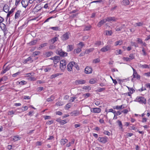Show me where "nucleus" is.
I'll return each mask as SVG.
<instances>
[{
    "mask_svg": "<svg viewBox=\"0 0 150 150\" xmlns=\"http://www.w3.org/2000/svg\"><path fill=\"white\" fill-rule=\"evenodd\" d=\"M47 44V43H44L42 44H41L40 47H39V48H41L44 47H45V46H46Z\"/></svg>",
    "mask_w": 150,
    "mask_h": 150,
    "instance_id": "obj_39",
    "label": "nucleus"
},
{
    "mask_svg": "<svg viewBox=\"0 0 150 150\" xmlns=\"http://www.w3.org/2000/svg\"><path fill=\"white\" fill-rule=\"evenodd\" d=\"M123 59L124 60H125L127 62H129L131 61L129 58V57H124L123 58Z\"/></svg>",
    "mask_w": 150,
    "mask_h": 150,
    "instance_id": "obj_50",
    "label": "nucleus"
},
{
    "mask_svg": "<svg viewBox=\"0 0 150 150\" xmlns=\"http://www.w3.org/2000/svg\"><path fill=\"white\" fill-rule=\"evenodd\" d=\"M54 99V97L52 96L50 98H47V101L50 102L52 101Z\"/></svg>",
    "mask_w": 150,
    "mask_h": 150,
    "instance_id": "obj_37",
    "label": "nucleus"
},
{
    "mask_svg": "<svg viewBox=\"0 0 150 150\" xmlns=\"http://www.w3.org/2000/svg\"><path fill=\"white\" fill-rule=\"evenodd\" d=\"M137 42L138 43L142 44L143 43V41L140 38H137Z\"/></svg>",
    "mask_w": 150,
    "mask_h": 150,
    "instance_id": "obj_49",
    "label": "nucleus"
},
{
    "mask_svg": "<svg viewBox=\"0 0 150 150\" xmlns=\"http://www.w3.org/2000/svg\"><path fill=\"white\" fill-rule=\"evenodd\" d=\"M92 71V69L90 67H87L85 69V72L86 74H89L91 73Z\"/></svg>",
    "mask_w": 150,
    "mask_h": 150,
    "instance_id": "obj_11",
    "label": "nucleus"
},
{
    "mask_svg": "<svg viewBox=\"0 0 150 150\" xmlns=\"http://www.w3.org/2000/svg\"><path fill=\"white\" fill-rule=\"evenodd\" d=\"M15 8H13L10 11H8L7 15V18L9 17L11 15L15 10Z\"/></svg>",
    "mask_w": 150,
    "mask_h": 150,
    "instance_id": "obj_19",
    "label": "nucleus"
},
{
    "mask_svg": "<svg viewBox=\"0 0 150 150\" xmlns=\"http://www.w3.org/2000/svg\"><path fill=\"white\" fill-rule=\"evenodd\" d=\"M100 61V60L99 58H97V59H94L93 61V63H97L99 62Z\"/></svg>",
    "mask_w": 150,
    "mask_h": 150,
    "instance_id": "obj_34",
    "label": "nucleus"
},
{
    "mask_svg": "<svg viewBox=\"0 0 150 150\" xmlns=\"http://www.w3.org/2000/svg\"><path fill=\"white\" fill-rule=\"evenodd\" d=\"M54 59L57 60L58 62H59L60 60V57L59 56H56L54 57Z\"/></svg>",
    "mask_w": 150,
    "mask_h": 150,
    "instance_id": "obj_46",
    "label": "nucleus"
},
{
    "mask_svg": "<svg viewBox=\"0 0 150 150\" xmlns=\"http://www.w3.org/2000/svg\"><path fill=\"white\" fill-rule=\"evenodd\" d=\"M106 21L111 22V21L115 22L117 20V18L114 17H109L105 18Z\"/></svg>",
    "mask_w": 150,
    "mask_h": 150,
    "instance_id": "obj_6",
    "label": "nucleus"
},
{
    "mask_svg": "<svg viewBox=\"0 0 150 150\" xmlns=\"http://www.w3.org/2000/svg\"><path fill=\"white\" fill-rule=\"evenodd\" d=\"M110 49V46L109 45H107L102 48L100 50V51L103 52H105L109 50Z\"/></svg>",
    "mask_w": 150,
    "mask_h": 150,
    "instance_id": "obj_9",
    "label": "nucleus"
},
{
    "mask_svg": "<svg viewBox=\"0 0 150 150\" xmlns=\"http://www.w3.org/2000/svg\"><path fill=\"white\" fill-rule=\"evenodd\" d=\"M62 75V73H57L54 74H52L50 78L51 79L54 78L56 77L59 76L60 75Z\"/></svg>",
    "mask_w": 150,
    "mask_h": 150,
    "instance_id": "obj_23",
    "label": "nucleus"
},
{
    "mask_svg": "<svg viewBox=\"0 0 150 150\" xmlns=\"http://www.w3.org/2000/svg\"><path fill=\"white\" fill-rule=\"evenodd\" d=\"M110 78L112 79V81H113V82L114 83L115 85H116V84H117V81H116V80L115 79H113V78L111 76H110Z\"/></svg>",
    "mask_w": 150,
    "mask_h": 150,
    "instance_id": "obj_54",
    "label": "nucleus"
},
{
    "mask_svg": "<svg viewBox=\"0 0 150 150\" xmlns=\"http://www.w3.org/2000/svg\"><path fill=\"white\" fill-rule=\"evenodd\" d=\"M74 49V46L73 45H69L67 47V51H70Z\"/></svg>",
    "mask_w": 150,
    "mask_h": 150,
    "instance_id": "obj_24",
    "label": "nucleus"
},
{
    "mask_svg": "<svg viewBox=\"0 0 150 150\" xmlns=\"http://www.w3.org/2000/svg\"><path fill=\"white\" fill-rule=\"evenodd\" d=\"M127 87L128 88V90L129 91H132V92H133V93L134 92H135V90H134L133 88H130L127 86Z\"/></svg>",
    "mask_w": 150,
    "mask_h": 150,
    "instance_id": "obj_57",
    "label": "nucleus"
},
{
    "mask_svg": "<svg viewBox=\"0 0 150 150\" xmlns=\"http://www.w3.org/2000/svg\"><path fill=\"white\" fill-rule=\"evenodd\" d=\"M20 73V72H17L15 74H13L12 76L13 77H15L17 75H18Z\"/></svg>",
    "mask_w": 150,
    "mask_h": 150,
    "instance_id": "obj_56",
    "label": "nucleus"
},
{
    "mask_svg": "<svg viewBox=\"0 0 150 150\" xmlns=\"http://www.w3.org/2000/svg\"><path fill=\"white\" fill-rule=\"evenodd\" d=\"M70 104V103H68L66 105V109H68L71 107V105H69Z\"/></svg>",
    "mask_w": 150,
    "mask_h": 150,
    "instance_id": "obj_63",
    "label": "nucleus"
},
{
    "mask_svg": "<svg viewBox=\"0 0 150 150\" xmlns=\"http://www.w3.org/2000/svg\"><path fill=\"white\" fill-rule=\"evenodd\" d=\"M122 105L121 106L117 105L113 107L114 109H116L117 110H121L122 109Z\"/></svg>",
    "mask_w": 150,
    "mask_h": 150,
    "instance_id": "obj_29",
    "label": "nucleus"
},
{
    "mask_svg": "<svg viewBox=\"0 0 150 150\" xmlns=\"http://www.w3.org/2000/svg\"><path fill=\"white\" fill-rule=\"evenodd\" d=\"M123 4L124 5H128L129 2L128 0H123L122 1Z\"/></svg>",
    "mask_w": 150,
    "mask_h": 150,
    "instance_id": "obj_30",
    "label": "nucleus"
},
{
    "mask_svg": "<svg viewBox=\"0 0 150 150\" xmlns=\"http://www.w3.org/2000/svg\"><path fill=\"white\" fill-rule=\"evenodd\" d=\"M106 22L105 18L102 20L100 21L97 24V26L99 27H100L103 24L105 23Z\"/></svg>",
    "mask_w": 150,
    "mask_h": 150,
    "instance_id": "obj_16",
    "label": "nucleus"
},
{
    "mask_svg": "<svg viewBox=\"0 0 150 150\" xmlns=\"http://www.w3.org/2000/svg\"><path fill=\"white\" fill-rule=\"evenodd\" d=\"M78 45L79 46V47L80 48H81V49L82 47L84 46V44L82 42H80L78 44Z\"/></svg>",
    "mask_w": 150,
    "mask_h": 150,
    "instance_id": "obj_44",
    "label": "nucleus"
},
{
    "mask_svg": "<svg viewBox=\"0 0 150 150\" xmlns=\"http://www.w3.org/2000/svg\"><path fill=\"white\" fill-rule=\"evenodd\" d=\"M93 48H90L89 49L86 50H85V53L86 54H88L90 52H92L94 50Z\"/></svg>",
    "mask_w": 150,
    "mask_h": 150,
    "instance_id": "obj_28",
    "label": "nucleus"
},
{
    "mask_svg": "<svg viewBox=\"0 0 150 150\" xmlns=\"http://www.w3.org/2000/svg\"><path fill=\"white\" fill-rule=\"evenodd\" d=\"M134 54H131L129 55V58L130 60H131L132 59H134Z\"/></svg>",
    "mask_w": 150,
    "mask_h": 150,
    "instance_id": "obj_43",
    "label": "nucleus"
},
{
    "mask_svg": "<svg viewBox=\"0 0 150 150\" xmlns=\"http://www.w3.org/2000/svg\"><path fill=\"white\" fill-rule=\"evenodd\" d=\"M96 82V81L93 79H90L89 81V83L91 84L94 83Z\"/></svg>",
    "mask_w": 150,
    "mask_h": 150,
    "instance_id": "obj_48",
    "label": "nucleus"
},
{
    "mask_svg": "<svg viewBox=\"0 0 150 150\" xmlns=\"http://www.w3.org/2000/svg\"><path fill=\"white\" fill-rule=\"evenodd\" d=\"M10 69V67L7 66L6 67L5 69H4L1 71V73L2 74H4L5 73L6 71Z\"/></svg>",
    "mask_w": 150,
    "mask_h": 150,
    "instance_id": "obj_26",
    "label": "nucleus"
},
{
    "mask_svg": "<svg viewBox=\"0 0 150 150\" xmlns=\"http://www.w3.org/2000/svg\"><path fill=\"white\" fill-rule=\"evenodd\" d=\"M76 67V69L77 70H79V66L77 65V63L75 62V64H74V66Z\"/></svg>",
    "mask_w": 150,
    "mask_h": 150,
    "instance_id": "obj_51",
    "label": "nucleus"
},
{
    "mask_svg": "<svg viewBox=\"0 0 150 150\" xmlns=\"http://www.w3.org/2000/svg\"><path fill=\"white\" fill-rule=\"evenodd\" d=\"M132 69L133 71V78L139 79H140V76L137 74L136 70L132 68Z\"/></svg>",
    "mask_w": 150,
    "mask_h": 150,
    "instance_id": "obj_8",
    "label": "nucleus"
},
{
    "mask_svg": "<svg viewBox=\"0 0 150 150\" xmlns=\"http://www.w3.org/2000/svg\"><path fill=\"white\" fill-rule=\"evenodd\" d=\"M129 112V110L127 109H125L122 111V112L124 114H127Z\"/></svg>",
    "mask_w": 150,
    "mask_h": 150,
    "instance_id": "obj_60",
    "label": "nucleus"
},
{
    "mask_svg": "<svg viewBox=\"0 0 150 150\" xmlns=\"http://www.w3.org/2000/svg\"><path fill=\"white\" fill-rule=\"evenodd\" d=\"M21 4L23 7L26 8L28 4V1L27 0H22L21 1Z\"/></svg>",
    "mask_w": 150,
    "mask_h": 150,
    "instance_id": "obj_14",
    "label": "nucleus"
},
{
    "mask_svg": "<svg viewBox=\"0 0 150 150\" xmlns=\"http://www.w3.org/2000/svg\"><path fill=\"white\" fill-rule=\"evenodd\" d=\"M136 100L137 101L139 102L140 103L145 104L146 103V100L143 97H137L136 98Z\"/></svg>",
    "mask_w": 150,
    "mask_h": 150,
    "instance_id": "obj_1",
    "label": "nucleus"
},
{
    "mask_svg": "<svg viewBox=\"0 0 150 150\" xmlns=\"http://www.w3.org/2000/svg\"><path fill=\"white\" fill-rule=\"evenodd\" d=\"M144 75L148 77L150 76V71L148 72L145 73Z\"/></svg>",
    "mask_w": 150,
    "mask_h": 150,
    "instance_id": "obj_64",
    "label": "nucleus"
},
{
    "mask_svg": "<svg viewBox=\"0 0 150 150\" xmlns=\"http://www.w3.org/2000/svg\"><path fill=\"white\" fill-rule=\"evenodd\" d=\"M117 122L118 123L119 127H120L121 129H122V125L121 122L119 120H118L117 121Z\"/></svg>",
    "mask_w": 150,
    "mask_h": 150,
    "instance_id": "obj_38",
    "label": "nucleus"
},
{
    "mask_svg": "<svg viewBox=\"0 0 150 150\" xmlns=\"http://www.w3.org/2000/svg\"><path fill=\"white\" fill-rule=\"evenodd\" d=\"M122 52L121 50H116V54L117 55H118L119 54H120L122 53Z\"/></svg>",
    "mask_w": 150,
    "mask_h": 150,
    "instance_id": "obj_52",
    "label": "nucleus"
},
{
    "mask_svg": "<svg viewBox=\"0 0 150 150\" xmlns=\"http://www.w3.org/2000/svg\"><path fill=\"white\" fill-rule=\"evenodd\" d=\"M69 37V34L68 33H66L62 36L61 38L62 40L64 41L68 39Z\"/></svg>",
    "mask_w": 150,
    "mask_h": 150,
    "instance_id": "obj_7",
    "label": "nucleus"
},
{
    "mask_svg": "<svg viewBox=\"0 0 150 150\" xmlns=\"http://www.w3.org/2000/svg\"><path fill=\"white\" fill-rule=\"evenodd\" d=\"M75 64V62H71L69 63L67 66V69L68 71H71L72 70V67Z\"/></svg>",
    "mask_w": 150,
    "mask_h": 150,
    "instance_id": "obj_5",
    "label": "nucleus"
},
{
    "mask_svg": "<svg viewBox=\"0 0 150 150\" xmlns=\"http://www.w3.org/2000/svg\"><path fill=\"white\" fill-rule=\"evenodd\" d=\"M60 68L62 70H64L66 67V63L64 60H62L60 62Z\"/></svg>",
    "mask_w": 150,
    "mask_h": 150,
    "instance_id": "obj_3",
    "label": "nucleus"
},
{
    "mask_svg": "<svg viewBox=\"0 0 150 150\" xmlns=\"http://www.w3.org/2000/svg\"><path fill=\"white\" fill-rule=\"evenodd\" d=\"M50 44V45L49 47V49L51 50L54 49L55 48V46L53 45H51L52 44Z\"/></svg>",
    "mask_w": 150,
    "mask_h": 150,
    "instance_id": "obj_55",
    "label": "nucleus"
},
{
    "mask_svg": "<svg viewBox=\"0 0 150 150\" xmlns=\"http://www.w3.org/2000/svg\"><path fill=\"white\" fill-rule=\"evenodd\" d=\"M77 112L76 111H74L71 113L72 116H76L77 115Z\"/></svg>",
    "mask_w": 150,
    "mask_h": 150,
    "instance_id": "obj_42",
    "label": "nucleus"
},
{
    "mask_svg": "<svg viewBox=\"0 0 150 150\" xmlns=\"http://www.w3.org/2000/svg\"><path fill=\"white\" fill-rule=\"evenodd\" d=\"M105 33L106 35H111L112 33V32L111 30H107L105 31Z\"/></svg>",
    "mask_w": 150,
    "mask_h": 150,
    "instance_id": "obj_25",
    "label": "nucleus"
},
{
    "mask_svg": "<svg viewBox=\"0 0 150 150\" xmlns=\"http://www.w3.org/2000/svg\"><path fill=\"white\" fill-rule=\"evenodd\" d=\"M50 28L51 29L56 31L59 30V28L57 26L50 27Z\"/></svg>",
    "mask_w": 150,
    "mask_h": 150,
    "instance_id": "obj_31",
    "label": "nucleus"
},
{
    "mask_svg": "<svg viewBox=\"0 0 150 150\" xmlns=\"http://www.w3.org/2000/svg\"><path fill=\"white\" fill-rule=\"evenodd\" d=\"M58 38L57 37H56L54 38H53L51 40V41H50V44H52V45L55 42H56L58 40Z\"/></svg>",
    "mask_w": 150,
    "mask_h": 150,
    "instance_id": "obj_20",
    "label": "nucleus"
},
{
    "mask_svg": "<svg viewBox=\"0 0 150 150\" xmlns=\"http://www.w3.org/2000/svg\"><path fill=\"white\" fill-rule=\"evenodd\" d=\"M123 28L121 26L119 28H116V30L117 31H119L121 30Z\"/></svg>",
    "mask_w": 150,
    "mask_h": 150,
    "instance_id": "obj_62",
    "label": "nucleus"
},
{
    "mask_svg": "<svg viewBox=\"0 0 150 150\" xmlns=\"http://www.w3.org/2000/svg\"><path fill=\"white\" fill-rule=\"evenodd\" d=\"M98 140L100 142L105 144L108 142V139L106 137H99Z\"/></svg>",
    "mask_w": 150,
    "mask_h": 150,
    "instance_id": "obj_2",
    "label": "nucleus"
},
{
    "mask_svg": "<svg viewBox=\"0 0 150 150\" xmlns=\"http://www.w3.org/2000/svg\"><path fill=\"white\" fill-rule=\"evenodd\" d=\"M53 54V53L52 52L48 51L46 52L44 55L46 57H48L51 56Z\"/></svg>",
    "mask_w": 150,
    "mask_h": 150,
    "instance_id": "obj_21",
    "label": "nucleus"
},
{
    "mask_svg": "<svg viewBox=\"0 0 150 150\" xmlns=\"http://www.w3.org/2000/svg\"><path fill=\"white\" fill-rule=\"evenodd\" d=\"M1 79L2 81H5L7 80L8 78L7 76H4Z\"/></svg>",
    "mask_w": 150,
    "mask_h": 150,
    "instance_id": "obj_59",
    "label": "nucleus"
},
{
    "mask_svg": "<svg viewBox=\"0 0 150 150\" xmlns=\"http://www.w3.org/2000/svg\"><path fill=\"white\" fill-rule=\"evenodd\" d=\"M3 9L4 12L7 13L9 11V8L7 5H5L3 7Z\"/></svg>",
    "mask_w": 150,
    "mask_h": 150,
    "instance_id": "obj_18",
    "label": "nucleus"
},
{
    "mask_svg": "<svg viewBox=\"0 0 150 150\" xmlns=\"http://www.w3.org/2000/svg\"><path fill=\"white\" fill-rule=\"evenodd\" d=\"M76 98L75 97H72L70 98V99L69 100V102H73L74 100Z\"/></svg>",
    "mask_w": 150,
    "mask_h": 150,
    "instance_id": "obj_41",
    "label": "nucleus"
},
{
    "mask_svg": "<svg viewBox=\"0 0 150 150\" xmlns=\"http://www.w3.org/2000/svg\"><path fill=\"white\" fill-rule=\"evenodd\" d=\"M131 44L132 46H134L135 47H138V45L134 42L131 41Z\"/></svg>",
    "mask_w": 150,
    "mask_h": 150,
    "instance_id": "obj_35",
    "label": "nucleus"
},
{
    "mask_svg": "<svg viewBox=\"0 0 150 150\" xmlns=\"http://www.w3.org/2000/svg\"><path fill=\"white\" fill-rule=\"evenodd\" d=\"M33 60L32 59V58L31 57H30L24 60L23 63L24 64H26L28 62L31 63L33 62Z\"/></svg>",
    "mask_w": 150,
    "mask_h": 150,
    "instance_id": "obj_13",
    "label": "nucleus"
},
{
    "mask_svg": "<svg viewBox=\"0 0 150 150\" xmlns=\"http://www.w3.org/2000/svg\"><path fill=\"white\" fill-rule=\"evenodd\" d=\"M26 82L24 81H21V82H19V83L22 85L25 84Z\"/></svg>",
    "mask_w": 150,
    "mask_h": 150,
    "instance_id": "obj_61",
    "label": "nucleus"
},
{
    "mask_svg": "<svg viewBox=\"0 0 150 150\" xmlns=\"http://www.w3.org/2000/svg\"><path fill=\"white\" fill-rule=\"evenodd\" d=\"M141 67L143 68H149V67L148 65L145 64L144 65H141Z\"/></svg>",
    "mask_w": 150,
    "mask_h": 150,
    "instance_id": "obj_36",
    "label": "nucleus"
},
{
    "mask_svg": "<svg viewBox=\"0 0 150 150\" xmlns=\"http://www.w3.org/2000/svg\"><path fill=\"white\" fill-rule=\"evenodd\" d=\"M122 43V41L121 40H120L118 41H116L115 42V45L117 46V45H120Z\"/></svg>",
    "mask_w": 150,
    "mask_h": 150,
    "instance_id": "obj_27",
    "label": "nucleus"
},
{
    "mask_svg": "<svg viewBox=\"0 0 150 150\" xmlns=\"http://www.w3.org/2000/svg\"><path fill=\"white\" fill-rule=\"evenodd\" d=\"M21 139V137L18 136L17 135L14 136L13 137V138H11V140L12 141H17Z\"/></svg>",
    "mask_w": 150,
    "mask_h": 150,
    "instance_id": "obj_15",
    "label": "nucleus"
},
{
    "mask_svg": "<svg viewBox=\"0 0 150 150\" xmlns=\"http://www.w3.org/2000/svg\"><path fill=\"white\" fill-rule=\"evenodd\" d=\"M95 44L97 46H99L101 45V42L100 41H97L95 43Z\"/></svg>",
    "mask_w": 150,
    "mask_h": 150,
    "instance_id": "obj_58",
    "label": "nucleus"
},
{
    "mask_svg": "<svg viewBox=\"0 0 150 150\" xmlns=\"http://www.w3.org/2000/svg\"><path fill=\"white\" fill-rule=\"evenodd\" d=\"M81 50V48L79 47L77 49L74 50V52H76V53H79L80 52Z\"/></svg>",
    "mask_w": 150,
    "mask_h": 150,
    "instance_id": "obj_32",
    "label": "nucleus"
},
{
    "mask_svg": "<svg viewBox=\"0 0 150 150\" xmlns=\"http://www.w3.org/2000/svg\"><path fill=\"white\" fill-rule=\"evenodd\" d=\"M103 133L104 134H106L108 136H110V133L107 131H105Z\"/></svg>",
    "mask_w": 150,
    "mask_h": 150,
    "instance_id": "obj_45",
    "label": "nucleus"
},
{
    "mask_svg": "<svg viewBox=\"0 0 150 150\" xmlns=\"http://www.w3.org/2000/svg\"><path fill=\"white\" fill-rule=\"evenodd\" d=\"M101 111V109L98 108H92L91 109V111L94 113H100Z\"/></svg>",
    "mask_w": 150,
    "mask_h": 150,
    "instance_id": "obj_12",
    "label": "nucleus"
},
{
    "mask_svg": "<svg viewBox=\"0 0 150 150\" xmlns=\"http://www.w3.org/2000/svg\"><path fill=\"white\" fill-rule=\"evenodd\" d=\"M85 83V81L82 79L77 80L75 82V83L76 85L84 84Z\"/></svg>",
    "mask_w": 150,
    "mask_h": 150,
    "instance_id": "obj_10",
    "label": "nucleus"
},
{
    "mask_svg": "<svg viewBox=\"0 0 150 150\" xmlns=\"http://www.w3.org/2000/svg\"><path fill=\"white\" fill-rule=\"evenodd\" d=\"M143 23L139 22L138 23H136L135 24V25H134L135 26H142L143 25Z\"/></svg>",
    "mask_w": 150,
    "mask_h": 150,
    "instance_id": "obj_33",
    "label": "nucleus"
},
{
    "mask_svg": "<svg viewBox=\"0 0 150 150\" xmlns=\"http://www.w3.org/2000/svg\"><path fill=\"white\" fill-rule=\"evenodd\" d=\"M61 57H65L67 56V53L64 52L62 50H58L56 52Z\"/></svg>",
    "mask_w": 150,
    "mask_h": 150,
    "instance_id": "obj_4",
    "label": "nucleus"
},
{
    "mask_svg": "<svg viewBox=\"0 0 150 150\" xmlns=\"http://www.w3.org/2000/svg\"><path fill=\"white\" fill-rule=\"evenodd\" d=\"M21 12V11L20 10H18L16 12L15 16V19H17L20 17Z\"/></svg>",
    "mask_w": 150,
    "mask_h": 150,
    "instance_id": "obj_17",
    "label": "nucleus"
},
{
    "mask_svg": "<svg viewBox=\"0 0 150 150\" xmlns=\"http://www.w3.org/2000/svg\"><path fill=\"white\" fill-rule=\"evenodd\" d=\"M37 40H34L33 41H31L30 42V44L31 45H35L36 43Z\"/></svg>",
    "mask_w": 150,
    "mask_h": 150,
    "instance_id": "obj_40",
    "label": "nucleus"
},
{
    "mask_svg": "<svg viewBox=\"0 0 150 150\" xmlns=\"http://www.w3.org/2000/svg\"><path fill=\"white\" fill-rule=\"evenodd\" d=\"M68 142L67 139H62L61 140L60 143L62 145H64Z\"/></svg>",
    "mask_w": 150,
    "mask_h": 150,
    "instance_id": "obj_22",
    "label": "nucleus"
},
{
    "mask_svg": "<svg viewBox=\"0 0 150 150\" xmlns=\"http://www.w3.org/2000/svg\"><path fill=\"white\" fill-rule=\"evenodd\" d=\"M90 94L89 93H86L83 95L84 96L85 98H86L90 96Z\"/></svg>",
    "mask_w": 150,
    "mask_h": 150,
    "instance_id": "obj_47",
    "label": "nucleus"
},
{
    "mask_svg": "<svg viewBox=\"0 0 150 150\" xmlns=\"http://www.w3.org/2000/svg\"><path fill=\"white\" fill-rule=\"evenodd\" d=\"M105 88H99L98 89V91L99 92H101L105 90Z\"/></svg>",
    "mask_w": 150,
    "mask_h": 150,
    "instance_id": "obj_53",
    "label": "nucleus"
}]
</instances>
